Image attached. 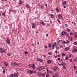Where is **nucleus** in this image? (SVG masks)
I'll return each mask as SVG.
<instances>
[{"label":"nucleus","instance_id":"obj_50","mask_svg":"<svg viewBox=\"0 0 77 77\" xmlns=\"http://www.w3.org/2000/svg\"><path fill=\"white\" fill-rule=\"evenodd\" d=\"M66 36L67 37H69V34H66Z\"/></svg>","mask_w":77,"mask_h":77},{"label":"nucleus","instance_id":"obj_22","mask_svg":"<svg viewBox=\"0 0 77 77\" xmlns=\"http://www.w3.org/2000/svg\"><path fill=\"white\" fill-rule=\"evenodd\" d=\"M73 44H74V45H77V42H75Z\"/></svg>","mask_w":77,"mask_h":77},{"label":"nucleus","instance_id":"obj_61","mask_svg":"<svg viewBox=\"0 0 77 77\" xmlns=\"http://www.w3.org/2000/svg\"><path fill=\"white\" fill-rule=\"evenodd\" d=\"M57 56H55V58H57Z\"/></svg>","mask_w":77,"mask_h":77},{"label":"nucleus","instance_id":"obj_9","mask_svg":"<svg viewBox=\"0 0 77 77\" xmlns=\"http://www.w3.org/2000/svg\"><path fill=\"white\" fill-rule=\"evenodd\" d=\"M66 32H65L64 31H63L62 32V35H65V34H66Z\"/></svg>","mask_w":77,"mask_h":77},{"label":"nucleus","instance_id":"obj_39","mask_svg":"<svg viewBox=\"0 0 77 77\" xmlns=\"http://www.w3.org/2000/svg\"><path fill=\"white\" fill-rule=\"evenodd\" d=\"M47 73H49V71L48 70V68L47 69Z\"/></svg>","mask_w":77,"mask_h":77},{"label":"nucleus","instance_id":"obj_14","mask_svg":"<svg viewBox=\"0 0 77 77\" xmlns=\"http://www.w3.org/2000/svg\"><path fill=\"white\" fill-rule=\"evenodd\" d=\"M73 35H75L76 38H77V33L76 32H74L73 33Z\"/></svg>","mask_w":77,"mask_h":77},{"label":"nucleus","instance_id":"obj_60","mask_svg":"<svg viewBox=\"0 0 77 77\" xmlns=\"http://www.w3.org/2000/svg\"><path fill=\"white\" fill-rule=\"evenodd\" d=\"M59 47H57V48H56V50H58L59 49Z\"/></svg>","mask_w":77,"mask_h":77},{"label":"nucleus","instance_id":"obj_12","mask_svg":"<svg viewBox=\"0 0 77 77\" xmlns=\"http://www.w3.org/2000/svg\"><path fill=\"white\" fill-rule=\"evenodd\" d=\"M58 18L60 19H61L62 18V15L61 14H59L58 15Z\"/></svg>","mask_w":77,"mask_h":77},{"label":"nucleus","instance_id":"obj_53","mask_svg":"<svg viewBox=\"0 0 77 77\" xmlns=\"http://www.w3.org/2000/svg\"><path fill=\"white\" fill-rule=\"evenodd\" d=\"M48 76H49V75H48V74H47V75H46V77H48Z\"/></svg>","mask_w":77,"mask_h":77},{"label":"nucleus","instance_id":"obj_57","mask_svg":"<svg viewBox=\"0 0 77 77\" xmlns=\"http://www.w3.org/2000/svg\"><path fill=\"white\" fill-rule=\"evenodd\" d=\"M50 72V73H52V71H50V72Z\"/></svg>","mask_w":77,"mask_h":77},{"label":"nucleus","instance_id":"obj_15","mask_svg":"<svg viewBox=\"0 0 77 77\" xmlns=\"http://www.w3.org/2000/svg\"><path fill=\"white\" fill-rule=\"evenodd\" d=\"M51 60H48L47 61V62L48 63H51Z\"/></svg>","mask_w":77,"mask_h":77},{"label":"nucleus","instance_id":"obj_24","mask_svg":"<svg viewBox=\"0 0 77 77\" xmlns=\"http://www.w3.org/2000/svg\"><path fill=\"white\" fill-rule=\"evenodd\" d=\"M69 39L71 41H72V38H71V36H70L69 37Z\"/></svg>","mask_w":77,"mask_h":77},{"label":"nucleus","instance_id":"obj_13","mask_svg":"<svg viewBox=\"0 0 77 77\" xmlns=\"http://www.w3.org/2000/svg\"><path fill=\"white\" fill-rule=\"evenodd\" d=\"M28 72L29 73V74H32L33 73H32V71L30 70H28Z\"/></svg>","mask_w":77,"mask_h":77},{"label":"nucleus","instance_id":"obj_35","mask_svg":"<svg viewBox=\"0 0 77 77\" xmlns=\"http://www.w3.org/2000/svg\"><path fill=\"white\" fill-rule=\"evenodd\" d=\"M62 56H65V54L63 53L62 54H61Z\"/></svg>","mask_w":77,"mask_h":77},{"label":"nucleus","instance_id":"obj_40","mask_svg":"<svg viewBox=\"0 0 77 77\" xmlns=\"http://www.w3.org/2000/svg\"><path fill=\"white\" fill-rule=\"evenodd\" d=\"M45 48H46V49L47 48V45H45Z\"/></svg>","mask_w":77,"mask_h":77},{"label":"nucleus","instance_id":"obj_4","mask_svg":"<svg viewBox=\"0 0 77 77\" xmlns=\"http://www.w3.org/2000/svg\"><path fill=\"white\" fill-rule=\"evenodd\" d=\"M41 69H42V66H39L38 67L37 70H38V71H41Z\"/></svg>","mask_w":77,"mask_h":77},{"label":"nucleus","instance_id":"obj_16","mask_svg":"<svg viewBox=\"0 0 77 77\" xmlns=\"http://www.w3.org/2000/svg\"><path fill=\"white\" fill-rule=\"evenodd\" d=\"M41 72H39L37 73V75H38L39 76L40 75H41Z\"/></svg>","mask_w":77,"mask_h":77},{"label":"nucleus","instance_id":"obj_6","mask_svg":"<svg viewBox=\"0 0 77 77\" xmlns=\"http://www.w3.org/2000/svg\"><path fill=\"white\" fill-rule=\"evenodd\" d=\"M14 77H18V73H15L14 74Z\"/></svg>","mask_w":77,"mask_h":77},{"label":"nucleus","instance_id":"obj_37","mask_svg":"<svg viewBox=\"0 0 77 77\" xmlns=\"http://www.w3.org/2000/svg\"><path fill=\"white\" fill-rule=\"evenodd\" d=\"M3 72L4 74H5V69H4L3 70Z\"/></svg>","mask_w":77,"mask_h":77},{"label":"nucleus","instance_id":"obj_55","mask_svg":"<svg viewBox=\"0 0 77 77\" xmlns=\"http://www.w3.org/2000/svg\"><path fill=\"white\" fill-rule=\"evenodd\" d=\"M42 68H43V69H45V67L44 66H42Z\"/></svg>","mask_w":77,"mask_h":77},{"label":"nucleus","instance_id":"obj_10","mask_svg":"<svg viewBox=\"0 0 77 77\" xmlns=\"http://www.w3.org/2000/svg\"><path fill=\"white\" fill-rule=\"evenodd\" d=\"M37 60L39 62H43V60H42V59H39V58H37Z\"/></svg>","mask_w":77,"mask_h":77},{"label":"nucleus","instance_id":"obj_46","mask_svg":"<svg viewBox=\"0 0 77 77\" xmlns=\"http://www.w3.org/2000/svg\"><path fill=\"white\" fill-rule=\"evenodd\" d=\"M48 46H49V48H50L51 47V45H49Z\"/></svg>","mask_w":77,"mask_h":77},{"label":"nucleus","instance_id":"obj_48","mask_svg":"<svg viewBox=\"0 0 77 77\" xmlns=\"http://www.w3.org/2000/svg\"><path fill=\"white\" fill-rule=\"evenodd\" d=\"M66 3V2L64 1V2H63V5H65Z\"/></svg>","mask_w":77,"mask_h":77},{"label":"nucleus","instance_id":"obj_19","mask_svg":"<svg viewBox=\"0 0 77 77\" xmlns=\"http://www.w3.org/2000/svg\"><path fill=\"white\" fill-rule=\"evenodd\" d=\"M51 18H54V15H53V14H51Z\"/></svg>","mask_w":77,"mask_h":77},{"label":"nucleus","instance_id":"obj_27","mask_svg":"<svg viewBox=\"0 0 77 77\" xmlns=\"http://www.w3.org/2000/svg\"><path fill=\"white\" fill-rule=\"evenodd\" d=\"M77 49H76L75 48L74 49V53H75V52H77Z\"/></svg>","mask_w":77,"mask_h":77},{"label":"nucleus","instance_id":"obj_1","mask_svg":"<svg viewBox=\"0 0 77 77\" xmlns=\"http://www.w3.org/2000/svg\"><path fill=\"white\" fill-rule=\"evenodd\" d=\"M6 42L8 44H11V42L9 39L7 38L6 40Z\"/></svg>","mask_w":77,"mask_h":77},{"label":"nucleus","instance_id":"obj_44","mask_svg":"<svg viewBox=\"0 0 77 77\" xmlns=\"http://www.w3.org/2000/svg\"><path fill=\"white\" fill-rule=\"evenodd\" d=\"M75 61H77V57L75 59Z\"/></svg>","mask_w":77,"mask_h":77},{"label":"nucleus","instance_id":"obj_23","mask_svg":"<svg viewBox=\"0 0 77 77\" xmlns=\"http://www.w3.org/2000/svg\"><path fill=\"white\" fill-rule=\"evenodd\" d=\"M24 53L25 54H28V52L27 51H25L24 52Z\"/></svg>","mask_w":77,"mask_h":77},{"label":"nucleus","instance_id":"obj_17","mask_svg":"<svg viewBox=\"0 0 77 77\" xmlns=\"http://www.w3.org/2000/svg\"><path fill=\"white\" fill-rule=\"evenodd\" d=\"M65 51H68L69 50V48L68 47H67L65 48Z\"/></svg>","mask_w":77,"mask_h":77},{"label":"nucleus","instance_id":"obj_21","mask_svg":"<svg viewBox=\"0 0 77 77\" xmlns=\"http://www.w3.org/2000/svg\"><path fill=\"white\" fill-rule=\"evenodd\" d=\"M5 66L6 67H8V63H6V62H5Z\"/></svg>","mask_w":77,"mask_h":77},{"label":"nucleus","instance_id":"obj_26","mask_svg":"<svg viewBox=\"0 0 77 77\" xmlns=\"http://www.w3.org/2000/svg\"><path fill=\"white\" fill-rule=\"evenodd\" d=\"M56 42H55L52 45H54V46H56Z\"/></svg>","mask_w":77,"mask_h":77},{"label":"nucleus","instance_id":"obj_29","mask_svg":"<svg viewBox=\"0 0 77 77\" xmlns=\"http://www.w3.org/2000/svg\"><path fill=\"white\" fill-rule=\"evenodd\" d=\"M22 3H23V2H22V1H20L19 5H21V4H22Z\"/></svg>","mask_w":77,"mask_h":77},{"label":"nucleus","instance_id":"obj_43","mask_svg":"<svg viewBox=\"0 0 77 77\" xmlns=\"http://www.w3.org/2000/svg\"><path fill=\"white\" fill-rule=\"evenodd\" d=\"M32 73H34V74H35V73H36V71H32Z\"/></svg>","mask_w":77,"mask_h":77},{"label":"nucleus","instance_id":"obj_63","mask_svg":"<svg viewBox=\"0 0 77 77\" xmlns=\"http://www.w3.org/2000/svg\"><path fill=\"white\" fill-rule=\"evenodd\" d=\"M60 48H62V45L60 46Z\"/></svg>","mask_w":77,"mask_h":77},{"label":"nucleus","instance_id":"obj_31","mask_svg":"<svg viewBox=\"0 0 77 77\" xmlns=\"http://www.w3.org/2000/svg\"><path fill=\"white\" fill-rule=\"evenodd\" d=\"M14 75L11 74L10 76L9 77H14Z\"/></svg>","mask_w":77,"mask_h":77},{"label":"nucleus","instance_id":"obj_18","mask_svg":"<svg viewBox=\"0 0 77 77\" xmlns=\"http://www.w3.org/2000/svg\"><path fill=\"white\" fill-rule=\"evenodd\" d=\"M68 57H69L68 56H67L66 57V60H68Z\"/></svg>","mask_w":77,"mask_h":77},{"label":"nucleus","instance_id":"obj_5","mask_svg":"<svg viewBox=\"0 0 77 77\" xmlns=\"http://www.w3.org/2000/svg\"><path fill=\"white\" fill-rule=\"evenodd\" d=\"M0 51L1 54L3 53V52H4V50H3V48H1V49H0Z\"/></svg>","mask_w":77,"mask_h":77},{"label":"nucleus","instance_id":"obj_64","mask_svg":"<svg viewBox=\"0 0 77 77\" xmlns=\"http://www.w3.org/2000/svg\"><path fill=\"white\" fill-rule=\"evenodd\" d=\"M42 75H45V74L43 73H42Z\"/></svg>","mask_w":77,"mask_h":77},{"label":"nucleus","instance_id":"obj_32","mask_svg":"<svg viewBox=\"0 0 77 77\" xmlns=\"http://www.w3.org/2000/svg\"><path fill=\"white\" fill-rule=\"evenodd\" d=\"M26 7L27 8H29V5H28V4H27L26 6Z\"/></svg>","mask_w":77,"mask_h":77},{"label":"nucleus","instance_id":"obj_28","mask_svg":"<svg viewBox=\"0 0 77 77\" xmlns=\"http://www.w3.org/2000/svg\"><path fill=\"white\" fill-rule=\"evenodd\" d=\"M41 9H43L44 8V5H42L41 6Z\"/></svg>","mask_w":77,"mask_h":77},{"label":"nucleus","instance_id":"obj_2","mask_svg":"<svg viewBox=\"0 0 77 77\" xmlns=\"http://www.w3.org/2000/svg\"><path fill=\"white\" fill-rule=\"evenodd\" d=\"M11 65H12L13 66H16V65H18V64H17V63H14L11 64Z\"/></svg>","mask_w":77,"mask_h":77},{"label":"nucleus","instance_id":"obj_42","mask_svg":"<svg viewBox=\"0 0 77 77\" xmlns=\"http://www.w3.org/2000/svg\"><path fill=\"white\" fill-rule=\"evenodd\" d=\"M51 52H49L48 53V54H49V55H51Z\"/></svg>","mask_w":77,"mask_h":77},{"label":"nucleus","instance_id":"obj_41","mask_svg":"<svg viewBox=\"0 0 77 77\" xmlns=\"http://www.w3.org/2000/svg\"><path fill=\"white\" fill-rule=\"evenodd\" d=\"M5 15V13H4L2 14V15H3V16H4V15Z\"/></svg>","mask_w":77,"mask_h":77},{"label":"nucleus","instance_id":"obj_59","mask_svg":"<svg viewBox=\"0 0 77 77\" xmlns=\"http://www.w3.org/2000/svg\"><path fill=\"white\" fill-rule=\"evenodd\" d=\"M58 60H60V58H58Z\"/></svg>","mask_w":77,"mask_h":77},{"label":"nucleus","instance_id":"obj_36","mask_svg":"<svg viewBox=\"0 0 77 77\" xmlns=\"http://www.w3.org/2000/svg\"><path fill=\"white\" fill-rule=\"evenodd\" d=\"M56 11H57V12H58V11H59V9H58L57 8H56Z\"/></svg>","mask_w":77,"mask_h":77},{"label":"nucleus","instance_id":"obj_34","mask_svg":"<svg viewBox=\"0 0 77 77\" xmlns=\"http://www.w3.org/2000/svg\"><path fill=\"white\" fill-rule=\"evenodd\" d=\"M55 75L56 76V77H58V75L57 74V73H56L55 74Z\"/></svg>","mask_w":77,"mask_h":77},{"label":"nucleus","instance_id":"obj_45","mask_svg":"<svg viewBox=\"0 0 77 77\" xmlns=\"http://www.w3.org/2000/svg\"><path fill=\"white\" fill-rule=\"evenodd\" d=\"M57 20L58 23H60V20H59L58 19H57Z\"/></svg>","mask_w":77,"mask_h":77},{"label":"nucleus","instance_id":"obj_52","mask_svg":"<svg viewBox=\"0 0 77 77\" xmlns=\"http://www.w3.org/2000/svg\"><path fill=\"white\" fill-rule=\"evenodd\" d=\"M57 56H58V57H60V54H58Z\"/></svg>","mask_w":77,"mask_h":77},{"label":"nucleus","instance_id":"obj_25","mask_svg":"<svg viewBox=\"0 0 77 77\" xmlns=\"http://www.w3.org/2000/svg\"><path fill=\"white\" fill-rule=\"evenodd\" d=\"M68 43H69V40L68 39L66 41V44H68Z\"/></svg>","mask_w":77,"mask_h":77},{"label":"nucleus","instance_id":"obj_3","mask_svg":"<svg viewBox=\"0 0 77 77\" xmlns=\"http://www.w3.org/2000/svg\"><path fill=\"white\" fill-rule=\"evenodd\" d=\"M35 24L34 23H33L32 25V29H35Z\"/></svg>","mask_w":77,"mask_h":77},{"label":"nucleus","instance_id":"obj_47","mask_svg":"<svg viewBox=\"0 0 77 77\" xmlns=\"http://www.w3.org/2000/svg\"><path fill=\"white\" fill-rule=\"evenodd\" d=\"M67 30L68 32H70V31L71 30V29H67Z\"/></svg>","mask_w":77,"mask_h":77},{"label":"nucleus","instance_id":"obj_20","mask_svg":"<svg viewBox=\"0 0 77 77\" xmlns=\"http://www.w3.org/2000/svg\"><path fill=\"white\" fill-rule=\"evenodd\" d=\"M7 56H11V54H10V53H8L7 54Z\"/></svg>","mask_w":77,"mask_h":77},{"label":"nucleus","instance_id":"obj_8","mask_svg":"<svg viewBox=\"0 0 77 77\" xmlns=\"http://www.w3.org/2000/svg\"><path fill=\"white\" fill-rule=\"evenodd\" d=\"M40 24H42V25H44V26H45V23H44V21H43L40 22Z\"/></svg>","mask_w":77,"mask_h":77},{"label":"nucleus","instance_id":"obj_7","mask_svg":"<svg viewBox=\"0 0 77 77\" xmlns=\"http://www.w3.org/2000/svg\"><path fill=\"white\" fill-rule=\"evenodd\" d=\"M32 68L33 70H35V64L33 63L32 65Z\"/></svg>","mask_w":77,"mask_h":77},{"label":"nucleus","instance_id":"obj_49","mask_svg":"<svg viewBox=\"0 0 77 77\" xmlns=\"http://www.w3.org/2000/svg\"><path fill=\"white\" fill-rule=\"evenodd\" d=\"M64 26H65V27H67L68 26H67V24H65Z\"/></svg>","mask_w":77,"mask_h":77},{"label":"nucleus","instance_id":"obj_33","mask_svg":"<svg viewBox=\"0 0 77 77\" xmlns=\"http://www.w3.org/2000/svg\"><path fill=\"white\" fill-rule=\"evenodd\" d=\"M61 41H62V40H59V41L57 42L58 44H59V43L60 42H61Z\"/></svg>","mask_w":77,"mask_h":77},{"label":"nucleus","instance_id":"obj_54","mask_svg":"<svg viewBox=\"0 0 77 77\" xmlns=\"http://www.w3.org/2000/svg\"><path fill=\"white\" fill-rule=\"evenodd\" d=\"M63 69H65V68H66V67L65 66H63Z\"/></svg>","mask_w":77,"mask_h":77},{"label":"nucleus","instance_id":"obj_38","mask_svg":"<svg viewBox=\"0 0 77 77\" xmlns=\"http://www.w3.org/2000/svg\"><path fill=\"white\" fill-rule=\"evenodd\" d=\"M63 45L65 44V41H63Z\"/></svg>","mask_w":77,"mask_h":77},{"label":"nucleus","instance_id":"obj_56","mask_svg":"<svg viewBox=\"0 0 77 77\" xmlns=\"http://www.w3.org/2000/svg\"><path fill=\"white\" fill-rule=\"evenodd\" d=\"M70 61L71 62H72V59H70Z\"/></svg>","mask_w":77,"mask_h":77},{"label":"nucleus","instance_id":"obj_51","mask_svg":"<svg viewBox=\"0 0 77 77\" xmlns=\"http://www.w3.org/2000/svg\"><path fill=\"white\" fill-rule=\"evenodd\" d=\"M58 65H60V66H61V65L62 66V63H61V64L59 63Z\"/></svg>","mask_w":77,"mask_h":77},{"label":"nucleus","instance_id":"obj_30","mask_svg":"<svg viewBox=\"0 0 77 77\" xmlns=\"http://www.w3.org/2000/svg\"><path fill=\"white\" fill-rule=\"evenodd\" d=\"M54 47H55L54 46V45H52V50H54Z\"/></svg>","mask_w":77,"mask_h":77},{"label":"nucleus","instance_id":"obj_62","mask_svg":"<svg viewBox=\"0 0 77 77\" xmlns=\"http://www.w3.org/2000/svg\"><path fill=\"white\" fill-rule=\"evenodd\" d=\"M29 66L30 67H31V64H29Z\"/></svg>","mask_w":77,"mask_h":77},{"label":"nucleus","instance_id":"obj_58","mask_svg":"<svg viewBox=\"0 0 77 77\" xmlns=\"http://www.w3.org/2000/svg\"><path fill=\"white\" fill-rule=\"evenodd\" d=\"M48 34H47L46 35V37H48Z\"/></svg>","mask_w":77,"mask_h":77},{"label":"nucleus","instance_id":"obj_11","mask_svg":"<svg viewBox=\"0 0 77 77\" xmlns=\"http://www.w3.org/2000/svg\"><path fill=\"white\" fill-rule=\"evenodd\" d=\"M61 64L62 66H65V65H66V63H61Z\"/></svg>","mask_w":77,"mask_h":77}]
</instances>
